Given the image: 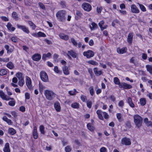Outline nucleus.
Masks as SVG:
<instances>
[{
    "label": "nucleus",
    "instance_id": "obj_1",
    "mask_svg": "<svg viewBox=\"0 0 152 152\" xmlns=\"http://www.w3.org/2000/svg\"><path fill=\"white\" fill-rule=\"evenodd\" d=\"M66 12L65 10H61L56 13V16L59 21L64 22L66 19Z\"/></svg>",
    "mask_w": 152,
    "mask_h": 152
},
{
    "label": "nucleus",
    "instance_id": "obj_2",
    "mask_svg": "<svg viewBox=\"0 0 152 152\" xmlns=\"http://www.w3.org/2000/svg\"><path fill=\"white\" fill-rule=\"evenodd\" d=\"M44 94L46 98L49 100H53L56 97V94L52 91L49 90H45Z\"/></svg>",
    "mask_w": 152,
    "mask_h": 152
},
{
    "label": "nucleus",
    "instance_id": "obj_3",
    "mask_svg": "<svg viewBox=\"0 0 152 152\" xmlns=\"http://www.w3.org/2000/svg\"><path fill=\"white\" fill-rule=\"evenodd\" d=\"M134 123L137 128L140 127L142 125V119L138 115H135L134 116Z\"/></svg>",
    "mask_w": 152,
    "mask_h": 152
},
{
    "label": "nucleus",
    "instance_id": "obj_4",
    "mask_svg": "<svg viewBox=\"0 0 152 152\" xmlns=\"http://www.w3.org/2000/svg\"><path fill=\"white\" fill-rule=\"evenodd\" d=\"M40 76L41 80L43 82H47L48 81V78L47 73L42 71L40 72Z\"/></svg>",
    "mask_w": 152,
    "mask_h": 152
},
{
    "label": "nucleus",
    "instance_id": "obj_5",
    "mask_svg": "<svg viewBox=\"0 0 152 152\" xmlns=\"http://www.w3.org/2000/svg\"><path fill=\"white\" fill-rule=\"evenodd\" d=\"M81 7L84 10L88 12H90L92 9L91 5L86 2L83 3L82 4Z\"/></svg>",
    "mask_w": 152,
    "mask_h": 152
},
{
    "label": "nucleus",
    "instance_id": "obj_6",
    "mask_svg": "<svg viewBox=\"0 0 152 152\" xmlns=\"http://www.w3.org/2000/svg\"><path fill=\"white\" fill-rule=\"evenodd\" d=\"M83 54L87 58H90L94 56V53L92 50H88L87 51L84 52Z\"/></svg>",
    "mask_w": 152,
    "mask_h": 152
},
{
    "label": "nucleus",
    "instance_id": "obj_7",
    "mask_svg": "<svg viewBox=\"0 0 152 152\" xmlns=\"http://www.w3.org/2000/svg\"><path fill=\"white\" fill-rule=\"evenodd\" d=\"M17 27L18 28L22 30L23 32L27 34H28L30 32L28 28L25 26L17 24Z\"/></svg>",
    "mask_w": 152,
    "mask_h": 152
},
{
    "label": "nucleus",
    "instance_id": "obj_8",
    "mask_svg": "<svg viewBox=\"0 0 152 152\" xmlns=\"http://www.w3.org/2000/svg\"><path fill=\"white\" fill-rule=\"evenodd\" d=\"M0 96L3 100H9L10 99L13 100V98H11L9 96L6 95L2 91L0 90Z\"/></svg>",
    "mask_w": 152,
    "mask_h": 152
},
{
    "label": "nucleus",
    "instance_id": "obj_9",
    "mask_svg": "<svg viewBox=\"0 0 152 152\" xmlns=\"http://www.w3.org/2000/svg\"><path fill=\"white\" fill-rule=\"evenodd\" d=\"M26 85L29 89L30 90L32 89L31 80L28 76L26 77Z\"/></svg>",
    "mask_w": 152,
    "mask_h": 152
},
{
    "label": "nucleus",
    "instance_id": "obj_10",
    "mask_svg": "<svg viewBox=\"0 0 152 152\" xmlns=\"http://www.w3.org/2000/svg\"><path fill=\"white\" fill-rule=\"evenodd\" d=\"M67 56L69 57V59H71L72 56L73 58H76L77 56V54L73 50H71L67 51Z\"/></svg>",
    "mask_w": 152,
    "mask_h": 152
},
{
    "label": "nucleus",
    "instance_id": "obj_11",
    "mask_svg": "<svg viewBox=\"0 0 152 152\" xmlns=\"http://www.w3.org/2000/svg\"><path fill=\"white\" fill-rule=\"evenodd\" d=\"M121 143L126 145H129L131 144V142L129 138L125 137L122 139Z\"/></svg>",
    "mask_w": 152,
    "mask_h": 152
},
{
    "label": "nucleus",
    "instance_id": "obj_12",
    "mask_svg": "<svg viewBox=\"0 0 152 152\" xmlns=\"http://www.w3.org/2000/svg\"><path fill=\"white\" fill-rule=\"evenodd\" d=\"M120 88L127 89L132 88V86L131 85L125 83H121V84H120Z\"/></svg>",
    "mask_w": 152,
    "mask_h": 152
},
{
    "label": "nucleus",
    "instance_id": "obj_13",
    "mask_svg": "<svg viewBox=\"0 0 152 152\" xmlns=\"http://www.w3.org/2000/svg\"><path fill=\"white\" fill-rule=\"evenodd\" d=\"M131 10L132 12L138 13L140 12L139 10L134 4L132 5L131 6Z\"/></svg>",
    "mask_w": 152,
    "mask_h": 152
},
{
    "label": "nucleus",
    "instance_id": "obj_14",
    "mask_svg": "<svg viewBox=\"0 0 152 152\" xmlns=\"http://www.w3.org/2000/svg\"><path fill=\"white\" fill-rule=\"evenodd\" d=\"M127 51V48L126 47H124L122 48H118L117 49V53L121 54H124L126 53Z\"/></svg>",
    "mask_w": 152,
    "mask_h": 152
},
{
    "label": "nucleus",
    "instance_id": "obj_15",
    "mask_svg": "<svg viewBox=\"0 0 152 152\" xmlns=\"http://www.w3.org/2000/svg\"><path fill=\"white\" fill-rule=\"evenodd\" d=\"M133 37V34L132 33H129L127 36V41L129 44L132 43Z\"/></svg>",
    "mask_w": 152,
    "mask_h": 152
},
{
    "label": "nucleus",
    "instance_id": "obj_16",
    "mask_svg": "<svg viewBox=\"0 0 152 152\" xmlns=\"http://www.w3.org/2000/svg\"><path fill=\"white\" fill-rule=\"evenodd\" d=\"M32 59L35 61H39L41 58V56L39 54H35L32 56Z\"/></svg>",
    "mask_w": 152,
    "mask_h": 152
},
{
    "label": "nucleus",
    "instance_id": "obj_17",
    "mask_svg": "<svg viewBox=\"0 0 152 152\" xmlns=\"http://www.w3.org/2000/svg\"><path fill=\"white\" fill-rule=\"evenodd\" d=\"M62 69L64 75H68L69 74L70 72L67 66H64L62 67Z\"/></svg>",
    "mask_w": 152,
    "mask_h": 152
},
{
    "label": "nucleus",
    "instance_id": "obj_18",
    "mask_svg": "<svg viewBox=\"0 0 152 152\" xmlns=\"http://www.w3.org/2000/svg\"><path fill=\"white\" fill-rule=\"evenodd\" d=\"M6 26L8 30L10 31H13L15 29V28L12 26V24L10 23H8Z\"/></svg>",
    "mask_w": 152,
    "mask_h": 152
},
{
    "label": "nucleus",
    "instance_id": "obj_19",
    "mask_svg": "<svg viewBox=\"0 0 152 152\" xmlns=\"http://www.w3.org/2000/svg\"><path fill=\"white\" fill-rule=\"evenodd\" d=\"M127 102L129 106L132 108L134 107V105L132 101V99L130 97H128L127 98Z\"/></svg>",
    "mask_w": 152,
    "mask_h": 152
},
{
    "label": "nucleus",
    "instance_id": "obj_20",
    "mask_svg": "<svg viewBox=\"0 0 152 152\" xmlns=\"http://www.w3.org/2000/svg\"><path fill=\"white\" fill-rule=\"evenodd\" d=\"M90 26V28L91 30H94L98 28L97 25L94 22H92Z\"/></svg>",
    "mask_w": 152,
    "mask_h": 152
},
{
    "label": "nucleus",
    "instance_id": "obj_21",
    "mask_svg": "<svg viewBox=\"0 0 152 152\" xmlns=\"http://www.w3.org/2000/svg\"><path fill=\"white\" fill-rule=\"evenodd\" d=\"M59 36L61 38L65 40H67L69 39V36L67 35H65L63 33L60 34Z\"/></svg>",
    "mask_w": 152,
    "mask_h": 152
},
{
    "label": "nucleus",
    "instance_id": "obj_22",
    "mask_svg": "<svg viewBox=\"0 0 152 152\" xmlns=\"http://www.w3.org/2000/svg\"><path fill=\"white\" fill-rule=\"evenodd\" d=\"M4 152H10V149L9 144L7 142L5 144L4 147L3 149Z\"/></svg>",
    "mask_w": 152,
    "mask_h": 152
},
{
    "label": "nucleus",
    "instance_id": "obj_23",
    "mask_svg": "<svg viewBox=\"0 0 152 152\" xmlns=\"http://www.w3.org/2000/svg\"><path fill=\"white\" fill-rule=\"evenodd\" d=\"M33 136L35 139H37L38 137V135L37 132V128L36 126L34 127Z\"/></svg>",
    "mask_w": 152,
    "mask_h": 152
},
{
    "label": "nucleus",
    "instance_id": "obj_24",
    "mask_svg": "<svg viewBox=\"0 0 152 152\" xmlns=\"http://www.w3.org/2000/svg\"><path fill=\"white\" fill-rule=\"evenodd\" d=\"M24 4L27 6H30L32 4V0H24Z\"/></svg>",
    "mask_w": 152,
    "mask_h": 152
},
{
    "label": "nucleus",
    "instance_id": "obj_25",
    "mask_svg": "<svg viewBox=\"0 0 152 152\" xmlns=\"http://www.w3.org/2000/svg\"><path fill=\"white\" fill-rule=\"evenodd\" d=\"M54 106L55 109L57 111H60L61 109V107L59 102H55L54 104Z\"/></svg>",
    "mask_w": 152,
    "mask_h": 152
},
{
    "label": "nucleus",
    "instance_id": "obj_26",
    "mask_svg": "<svg viewBox=\"0 0 152 152\" xmlns=\"http://www.w3.org/2000/svg\"><path fill=\"white\" fill-rule=\"evenodd\" d=\"M94 71L95 74L96 76L100 75L102 73V71L101 70L98 71L97 68H95L94 69Z\"/></svg>",
    "mask_w": 152,
    "mask_h": 152
},
{
    "label": "nucleus",
    "instance_id": "obj_27",
    "mask_svg": "<svg viewBox=\"0 0 152 152\" xmlns=\"http://www.w3.org/2000/svg\"><path fill=\"white\" fill-rule=\"evenodd\" d=\"M144 122L148 126H150L152 127V121H148V118H145L144 119Z\"/></svg>",
    "mask_w": 152,
    "mask_h": 152
},
{
    "label": "nucleus",
    "instance_id": "obj_28",
    "mask_svg": "<svg viewBox=\"0 0 152 152\" xmlns=\"http://www.w3.org/2000/svg\"><path fill=\"white\" fill-rule=\"evenodd\" d=\"M51 56V54L50 53H48L47 54H43L42 56V59L45 61L46 60V57L50 58Z\"/></svg>",
    "mask_w": 152,
    "mask_h": 152
},
{
    "label": "nucleus",
    "instance_id": "obj_29",
    "mask_svg": "<svg viewBox=\"0 0 152 152\" xmlns=\"http://www.w3.org/2000/svg\"><path fill=\"white\" fill-rule=\"evenodd\" d=\"M8 133L11 135H13L16 133L15 130L13 128H10L8 129Z\"/></svg>",
    "mask_w": 152,
    "mask_h": 152
},
{
    "label": "nucleus",
    "instance_id": "obj_30",
    "mask_svg": "<svg viewBox=\"0 0 152 152\" xmlns=\"http://www.w3.org/2000/svg\"><path fill=\"white\" fill-rule=\"evenodd\" d=\"M7 66L8 68L10 69H13L14 67V64L11 61L9 62L7 64Z\"/></svg>",
    "mask_w": 152,
    "mask_h": 152
},
{
    "label": "nucleus",
    "instance_id": "obj_31",
    "mask_svg": "<svg viewBox=\"0 0 152 152\" xmlns=\"http://www.w3.org/2000/svg\"><path fill=\"white\" fill-rule=\"evenodd\" d=\"M71 106L74 108L78 109L79 108L80 105L78 103L74 102L71 104Z\"/></svg>",
    "mask_w": 152,
    "mask_h": 152
},
{
    "label": "nucleus",
    "instance_id": "obj_32",
    "mask_svg": "<svg viewBox=\"0 0 152 152\" xmlns=\"http://www.w3.org/2000/svg\"><path fill=\"white\" fill-rule=\"evenodd\" d=\"M113 82L115 84L118 85L120 87V85L121 83H120L119 80L117 77H115L114 78Z\"/></svg>",
    "mask_w": 152,
    "mask_h": 152
},
{
    "label": "nucleus",
    "instance_id": "obj_33",
    "mask_svg": "<svg viewBox=\"0 0 152 152\" xmlns=\"http://www.w3.org/2000/svg\"><path fill=\"white\" fill-rule=\"evenodd\" d=\"M88 129L91 131H93L94 129V127L92 126L90 123H88L87 125Z\"/></svg>",
    "mask_w": 152,
    "mask_h": 152
},
{
    "label": "nucleus",
    "instance_id": "obj_34",
    "mask_svg": "<svg viewBox=\"0 0 152 152\" xmlns=\"http://www.w3.org/2000/svg\"><path fill=\"white\" fill-rule=\"evenodd\" d=\"M140 102L142 106H144L146 103V100L145 98H142L140 99Z\"/></svg>",
    "mask_w": 152,
    "mask_h": 152
},
{
    "label": "nucleus",
    "instance_id": "obj_35",
    "mask_svg": "<svg viewBox=\"0 0 152 152\" xmlns=\"http://www.w3.org/2000/svg\"><path fill=\"white\" fill-rule=\"evenodd\" d=\"M16 76L18 78V80L24 78V77L22 76V74L21 72H17L16 74Z\"/></svg>",
    "mask_w": 152,
    "mask_h": 152
},
{
    "label": "nucleus",
    "instance_id": "obj_36",
    "mask_svg": "<svg viewBox=\"0 0 152 152\" xmlns=\"http://www.w3.org/2000/svg\"><path fill=\"white\" fill-rule=\"evenodd\" d=\"M4 121L7 122L9 125L11 124L12 122L10 120L8 119L6 116H4L3 118Z\"/></svg>",
    "mask_w": 152,
    "mask_h": 152
},
{
    "label": "nucleus",
    "instance_id": "obj_37",
    "mask_svg": "<svg viewBox=\"0 0 152 152\" xmlns=\"http://www.w3.org/2000/svg\"><path fill=\"white\" fill-rule=\"evenodd\" d=\"M28 23L29 26L31 27L33 29H35L36 26L31 21H28Z\"/></svg>",
    "mask_w": 152,
    "mask_h": 152
},
{
    "label": "nucleus",
    "instance_id": "obj_38",
    "mask_svg": "<svg viewBox=\"0 0 152 152\" xmlns=\"http://www.w3.org/2000/svg\"><path fill=\"white\" fill-rule=\"evenodd\" d=\"M147 71L149 73L152 75V66L150 65H147L146 66Z\"/></svg>",
    "mask_w": 152,
    "mask_h": 152
},
{
    "label": "nucleus",
    "instance_id": "obj_39",
    "mask_svg": "<svg viewBox=\"0 0 152 152\" xmlns=\"http://www.w3.org/2000/svg\"><path fill=\"white\" fill-rule=\"evenodd\" d=\"M12 17L15 19L17 20L18 19V14L15 12H13L12 14Z\"/></svg>",
    "mask_w": 152,
    "mask_h": 152
},
{
    "label": "nucleus",
    "instance_id": "obj_40",
    "mask_svg": "<svg viewBox=\"0 0 152 152\" xmlns=\"http://www.w3.org/2000/svg\"><path fill=\"white\" fill-rule=\"evenodd\" d=\"M87 62L93 65H98V63L97 62L92 60H90L87 61Z\"/></svg>",
    "mask_w": 152,
    "mask_h": 152
},
{
    "label": "nucleus",
    "instance_id": "obj_41",
    "mask_svg": "<svg viewBox=\"0 0 152 152\" xmlns=\"http://www.w3.org/2000/svg\"><path fill=\"white\" fill-rule=\"evenodd\" d=\"M25 83L24 78L19 80L18 84L19 86H23Z\"/></svg>",
    "mask_w": 152,
    "mask_h": 152
},
{
    "label": "nucleus",
    "instance_id": "obj_42",
    "mask_svg": "<svg viewBox=\"0 0 152 152\" xmlns=\"http://www.w3.org/2000/svg\"><path fill=\"white\" fill-rule=\"evenodd\" d=\"M117 24H119V22L117 19H115L113 20L112 22V25L113 27H115V25Z\"/></svg>",
    "mask_w": 152,
    "mask_h": 152
},
{
    "label": "nucleus",
    "instance_id": "obj_43",
    "mask_svg": "<svg viewBox=\"0 0 152 152\" xmlns=\"http://www.w3.org/2000/svg\"><path fill=\"white\" fill-rule=\"evenodd\" d=\"M7 73V71L5 69H2L0 70V75L1 76L6 75Z\"/></svg>",
    "mask_w": 152,
    "mask_h": 152
},
{
    "label": "nucleus",
    "instance_id": "obj_44",
    "mask_svg": "<svg viewBox=\"0 0 152 152\" xmlns=\"http://www.w3.org/2000/svg\"><path fill=\"white\" fill-rule=\"evenodd\" d=\"M71 42L72 43L73 45L76 47L77 45V42L73 38H72L70 39Z\"/></svg>",
    "mask_w": 152,
    "mask_h": 152
},
{
    "label": "nucleus",
    "instance_id": "obj_45",
    "mask_svg": "<svg viewBox=\"0 0 152 152\" xmlns=\"http://www.w3.org/2000/svg\"><path fill=\"white\" fill-rule=\"evenodd\" d=\"M54 71L57 73L60 74L61 73V72L59 70L58 67L56 66L54 67Z\"/></svg>",
    "mask_w": 152,
    "mask_h": 152
},
{
    "label": "nucleus",
    "instance_id": "obj_46",
    "mask_svg": "<svg viewBox=\"0 0 152 152\" xmlns=\"http://www.w3.org/2000/svg\"><path fill=\"white\" fill-rule=\"evenodd\" d=\"M38 37H45L46 35L44 33L39 31L38 33Z\"/></svg>",
    "mask_w": 152,
    "mask_h": 152
},
{
    "label": "nucleus",
    "instance_id": "obj_47",
    "mask_svg": "<svg viewBox=\"0 0 152 152\" xmlns=\"http://www.w3.org/2000/svg\"><path fill=\"white\" fill-rule=\"evenodd\" d=\"M44 127L43 125H41L39 127V130L41 133L43 134H45V131L44 130Z\"/></svg>",
    "mask_w": 152,
    "mask_h": 152
},
{
    "label": "nucleus",
    "instance_id": "obj_48",
    "mask_svg": "<svg viewBox=\"0 0 152 152\" xmlns=\"http://www.w3.org/2000/svg\"><path fill=\"white\" fill-rule=\"evenodd\" d=\"M89 89L91 95V96H93L94 94V91L93 87L91 86L89 87Z\"/></svg>",
    "mask_w": 152,
    "mask_h": 152
},
{
    "label": "nucleus",
    "instance_id": "obj_49",
    "mask_svg": "<svg viewBox=\"0 0 152 152\" xmlns=\"http://www.w3.org/2000/svg\"><path fill=\"white\" fill-rule=\"evenodd\" d=\"M138 4L139 5L142 11L143 12H145L146 11L144 5L139 3H138Z\"/></svg>",
    "mask_w": 152,
    "mask_h": 152
},
{
    "label": "nucleus",
    "instance_id": "obj_50",
    "mask_svg": "<svg viewBox=\"0 0 152 152\" xmlns=\"http://www.w3.org/2000/svg\"><path fill=\"white\" fill-rule=\"evenodd\" d=\"M76 15L79 18H80L83 15V14L80 11L77 10L76 12Z\"/></svg>",
    "mask_w": 152,
    "mask_h": 152
},
{
    "label": "nucleus",
    "instance_id": "obj_51",
    "mask_svg": "<svg viewBox=\"0 0 152 152\" xmlns=\"http://www.w3.org/2000/svg\"><path fill=\"white\" fill-rule=\"evenodd\" d=\"M80 98L82 101L83 102H85L87 100L86 97L84 95H81L80 96Z\"/></svg>",
    "mask_w": 152,
    "mask_h": 152
},
{
    "label": "nucleus",
    "instance_id": "obj_52",
    "mask_svg": "<svg viewBox=\"0 0 152 152\" xmlns=\"http://www.w3.org/2000/svg\"><path fill=\"white\" fill-rule=\"evenodd\" d=\"M124 105V102L123 100L120 101L118 103V105L119 107H122Z\"/></svg>",
    "mask_w": 152,
    "mask_h": 152
},
{
    "label": "nucleus",
    "instance_id": "obj_53",
    "mask_svg": "<svg viewBox=\"0 0 152 152\" xmlns=\"http://www.w3.org/2000/svg\"><path fill=\"white\" fill-rule=\"evenodd\" d=\"M76 90L75 89H74L72 91H69V94L71 95H73L76 94Z\"/></svg>",
    "mask_w": 152,
    "mask_h": 152
},
{
    "label": "nucleus",
    "instance_id": "obj_54",
    "mask_svg": "<svg viewBox=\"0 0 152 152\" xmlns=\"http://www.w3.org/2000/svg\"><path fill=\"white\" fill-rule=\"evenodd\" d=\"M117 117L120 122L122 121L123 120L121 115H117Z\"/></svg>",
    "mask_w": 152,
    "mask_h": 152
},
{
    "label": "nucleus",
    "instance_id": "obj_55",
    "mask_svg": "<svg viewBox=\"0 0 152 152\" xmlns=\"http://www.w3.org/2000/svg\"><path fill=\"white\" fill-rule=\"evenodd\" d=\"M6 90L8 95L10 96L12 94V93L10 91V89L8 87H6Z\"/></svg>",
    "mask_w": 152,
    "mask_h": 152
},
{
    "label": "nucleus",
    "instance_id": "obj_56",
    "mask_svg": "<svg viewBox=\"0 0 152 152\" xmlns=\"http://www.w3.org/2000/svg\"><path fill=\"white\" fill-rule=\"evenodd\" d=\"M65 150L66 152H70L71 150V148L70 146H67L65 148Z\"/></svg>",
    "mask_w": 152,
    "mask_h": 152
},
{
    "label": "nucleus",
    "instance_id": "obj_57",
    "mask_svg": "<svg viewBox=\"0 0 152 152\" xmlns=\"http://www.w3.org/2000/svg\"><path fill=\"white\" fill-rule=\"evenodd\" d=\"M8 104L10 106H13L15 104V102L14 101H10L8 103Z\"/></svg>",
    "mask_w": 152,
    "mask_h": 152
},
{
    "label": "nucleus",
    "instance_id": "obj_58",
    "mask_svg": "<svg viewBox=\"0 0 152 152\" xmlns=\"http://www.w3.org/2000/svg\"><path fill=\"white\" fill-rule=\"evenodd\" d=\"M38 4L39 7L42 9L44 10L45 9V7L44 5L41 2H39Z\"/></svg>",
    "mask_w": 152,
    "mask_h": 152
},
{
    "label": "nucleus",
    "instance_id": "obj_59",
    "mask_svg": "<svg viewBox=\"0 0 152 152\" xmlns=\"http://www.w3.org/2000/svg\"><path fill=\"white\" fill-rule=\"evenodd\" d=\"M102 10V7H97L96 8V11L98 13H100Z\"/></svg>",
    "mask_w": 152,
    "mask_h": 152
},
{
    "label": "nucleus",
    "instance_id": "obj_60",
    "mask_svg": "<svg viewBox=\"0 0 152 152\" xmlns=\"http://www.w3.org/2000/svg\"><path fill=\"white\" fill-rule=\"evenodd\" d=\"M1 18L4 21H7L9 20L8 18L5 16H1Z\"/></svg>",
    "mask_w": 152,
    "mask_h": 152
},
{
    "label": "nucleus",
    "instance_id": "obj_61",
    "mask_svg": "<svg viewBox=\"0 0 152 152\" xmlns=\"http://www.w3.org/2000/svg\"><path fill=\"white\" fill-rule=\"evenodd\" d=\"M100 152H107L106 148L104 147H102L100 150Z\"/></svg>",
    "mask_w": 152,
    "mask_h": 152
},
{
    "label": "nucleus",
    "instance_id": "obj_62",
    "mask_svg": "<svg viewBox=\"0 0 152 152\" xmlns=\"http://www.w3.org/2000/svg\"><path fill=\"white\" fill-rule=\"evenodd\" d=\"M11 40L14 42H18V39L17 38L15 37H13L12 38Z\"/></svg>",
    "mask_w": 152,
    "mask_h": 152
},
{
    "label": "nucleus",
    "instance_id": "obj_63",
    "mask_svg": "<svg viewBox=\"0 0 152 152\" xmlns=\"http://www.w3.org/2000/svg\"><path fill=\"white\" fill-rule=\"evenodd\" d=\"M25 96L26 99H29L30 98L29 94L28 93H26L25 94Z\"/></svg>",
    "mask_w": 152,
    "mask_h": 152
},
{
    "label": "nucleus",
    "instance_id": "obj_64",
    "mask_svg": "<svg viewBox=\"0 0 152 152\" xmlns=\"http://www.w3.org/2000/svg\"><path fill=\"white\" fill-rule=\"evenodd\" d=\"M44 88V87L42 84H39V89L40 91H42Z\"/></svg>",
    "mask_w": 152,
    "mask_h": 152
}]
</instances>
